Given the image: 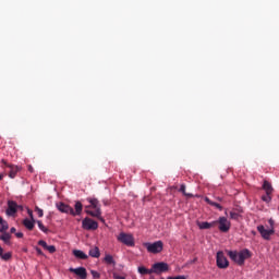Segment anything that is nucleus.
<instances>
[{
	"label": "nucleus",
	"mask_w": 279,
	"mask_h": 279,
	"mask_svg": "<svg viewBox=\"0 0 279 279\" xmlns=\"http://www.w3.org/2000/svg\"><path fill=\"white\" fill-rule=\"evenodd\" d=\"M28 216L31 217L32 220H35L34 219V211H32L31 209H28Z\"/></svg>",
	"instance_id": "obj_35"
},
{
	"label": "nucleus",
	"mask_w": 279,
	"mask_h": 279,
	"mask_svg": "<svg viewBox=\"0 0 279 279\" xmlns=\"http://www.w3.org/2000/svg\"><path fill=\"white\" fill-rule=\"evenodd\" d=\"M215 226H217V222L213 221V222H201L198 223V228L201 230H210V228H215Z\"/></svg>",
	"instance_id": "obj_15"
},
{
	"label": "nucleus",
	"mask_w": 279,
	"mask_h": 279,
	"mask_svg": "<svg viewBox=\"0 0 279 279\" xmlns=\"http://www.w3.org/2000/svg\"><path fill=\"white\" fill-rule=\"evenodd\" d=\"M73 255L75 256V258H80L81 260H86V258H88V255L80 250H74Z\"/></svg>",
	"instance_id": "obj_18"
},
{
	"label": "nucleus",
	"mask_w": 279,
	"mask_h": 279,
	"mask_svg": "<svg viewBox=\"0 0 279 279\" xmlns=\"http://www.w3.org/2000/svg\"><path fill=\"white\" fill-rule=\"evenodd\" d=\"M119 243H123V245H126L128 247H134V235L125 232H121L117 236Z\"/></svg>",
	"instance_id": "obj_5"
},
{
	"label": "nucleus",
	"mask_w": 279,
	"mask_h": 279,
	"mask_svg": "<svg viewBox=\"0 0 279 279\" xmlns=\"http://www.w3.org/2000/svg\"><path fill=\"white\" fill-rule=\"evenodd\" d=\"M69 271H70L71 274H75V275L78 276V278H81V279H86V278H88V272L86 271V268H84V267L70 268Z\"/></svg>",
	"instance_id": "obj_12"
},
{
	"label": "nucleus",
	"mask_w": 279,
	"mask_h": 279,
	"mask_svg": "<svg viewBox=\"0 0 279 279\" xmlns=\"http://www.w3.org/2000/svg\"><path fill=\"white\" fill-rule=\"evenodd\" d=\"M211 206H215V208H218V210H223V207L219 203H211Z\"/></svg>",
	"instance_id": "obj_33"
},
{
	"label": "nucleus",
	"mask_w": 279,
	"mask_h": 279,
	"mask_svg": "<svg viewBox=\"0 0 279 279\" xmlns=\"http://www.w3.org/2000/svg\"><path fill=\"white\" fill-rule=\"evenodd\" d=\"M89 256H92V258H99V256H101V253L99 252V247L95 246L90 248Z\"/></svg>",
	"instance_id": "obj_20"
},
{
	"label": "nucleus",
	"mask_w": 279,
	"mask_h": 279,
	"mask_svg": "<svg viewBox=\"0 0 279 279\" xmlns=\"http://www.w3.org/2000/svg\"><path fill=\"white\" fill-rule=\"evenodd\" d=\"M36 252H37V254L39 255V256H43V250H40V248H36Z\"/></svg>",
	"instance_id": "obj_40"
},
{
	"label": "nucleus",
	"mask_w": 279,
	"mask_h": 279,
	"mask_svg": "<svg viewBox=\"0 0 279 279\" xmlns=\"http://www.w3.org/2000/svg\"><path fill=\"white\" fill-rule=\"evenodd\" d=\"M19 208H22L21 205L16 204L14 201H8L7 215L8 217H14L19 213Z\"/></svg>",
	"instance_id": "obj_9"
},
{
	"label": "nucleus",
	"mask_w": 279,
	"mask_h": 279,
	"mask_svg": "<svg viewBox=\"0 0 279 279\" xmlns=\"http://www.w3.org/2000/svg\"><path fill=\"white\" fill-rule=\"evenodd\" d=\"M263 202H265L266 204H269V202H271V194H266L262 196Z\"/></svg>",
	"instance_id": "obj_28"
},
{
	"label": "nucleus",
	"mask_w": 279,
	"mask_h": 279,
	"mask_svg": "<svg viewBox=\"0 0 279 279\" xmlns=\"http://www.w3.org/2000/svg\"><path fill=\"white\" fill-rule=\"evenodd\" d=\"M269 228L266 229L265 226H257V231L259 232L262 239L269 241L272 234H276V220L274 218L268 219Z\"/></svg>",
	"instance_id": "obj_2"
},
{
	"label": "nucleus",
	"mask_w": 279,
	"mask_h": 279,
	"mask_svg": "<svg viewBox=\"0 0 279 279\" xmlns=\"http://www.w3.org/2000/svg\"><path fill=\"white\" fill-rule=\"evenodd\" d=\"M205 202H206V203H208V204H209V206H213V203H214V202H213V201H210V198L206 197V198H205Z\"/></svg>",
	"instance_id": "obj_38"
},
{
	"label": "nucleus",
	"mask_w": 279,
	"mask_h": 279,
	"mask_svg": "<svg viewBox=\"0 0 279 279\" xmlns=\"http://www.w3.org/2000/svg\"><path fill=\"white\" fill-rule=\"evenodd\" d=\"M3 177H4L3 174H0V180H3Z\"/></svg>",
	"instance_id": "obj_43"
},
{
	"label": "nucleus",
	"mask_w": 279,
	"mask_h": 279,
	"mask_svg": "<svg viewBox=\"0 0 279 279\" xmlns=\"http://www.w3.org/2000/svg\"><path fill=\"white\" fill-rule=\"evenodd\" d=\"M0 258L1 260H10L12 258V253L11 252L3 253V247L0 246Z\"/></svg>",
	"instance_id": "obj_19"
},
{
	"label": "nucleus",
	"mask_w": 279,
	"mask_h": 279,
	"mask_svg": "<svg viewBox=\"0 0 279 279\" xmlns=\"http://www.w3.org/2000/svg\"><path fill=\"white\" fill-rule=\"evenodd\" d=\"M167 279H186V277L180 275V276H174V277H168Z\"/></svg>",
	"instance_id": "obj_34"
},
{
	"label": "nucleus",
	"mask_w": 279,
	"mask_h": 279,
	"mask_svg": "<svg viewBox=\"0 0 279 279\" xmlns=\"http://www.w3.org/2000/svg\"><path fill=\"white\" fill-rule=\"evenodd\" d=\"M0 232L3 234L5 233V231L9 230L10 226L8 225V221L2 220V222H0Z\"/></svg>",
	"instance_id": "obj_24"
},
{
	"label": "nucleus",
	"mask_w": 279,
	"mask_h": 279,
	"mask_svg": "<svg viewBox=\"0 0 279 279\" xmlns=\"http://www.w3.org/2000/svg\"><path fill=\"white\" fill-rule=\"evenodd\" d=\"M3 221H4V220H3V218H2V217H0V223H3Z\"/></svg>",
	"instance_id": "obj_42"
},
{
	"label": "nucleus",
	"mask_w": 279,
	"mask_h": 279,
	"mask_svg": "<svg viewBox=\"0 0 279 279\" xmlns=\"http://www.w3.org/2000/svg\"><path fill=\"white\" fill-rule=\"evenodd\" d=\"M50 254H54L56 247L53 245H48L46 248Z\"/></svg>",
	"instance_id": "obj_31"
},
{
	"label": "nucleus",
	"mask_w": 279,
	"mask_h": 279,
	"mask_svg": "<svg viewBox=\"0 0 279 279\" xmlns=\"http://www.w3.org/2000/svg\"><path fill=\"white\" fill-rule=\"evenodd\" d=\"M35 213H37L38 217H43L45 215L43 209H40L39 207L35 208Z\"/></svg>",
	"instance_id": "obj_32"
},
{
	"label": "nucleus",
	"mask_w": 279,
	"mask_h": 279,
	"mask_svg": "<svg viewBox=\"0 0 279 279\" xmlns=\"http://www.w3.org/2000/svg\"><path fill=\"white\" fill-rule=\"evenodd\" d=\"M1 163L4 165V167H9V178H11L12 180H14V178H16V173L21 171V168L19 166L9 165L5 159H2Z\"/></svg>",
	"instance_id": "obj_11"
},
{
	"label": "nucleus",
	"mask_w": 279,
	"mask_h": 279,
	"mask_svg": "<svg viewBox=\"0 0 279 279\" xmlns=\"http://www.w3.org/2000/svg\"><path fill=\"white\" fill-rule=\"evenodd\" d=\"M239 217H241L239 213L230 211V219H233L234 221H239Z\"/></svg>",
	"instance_id": "obj_27"
},
{
	"label": "nucleus",
	"mask_w": 279,
	"mask_h": 279,
	"mask_svg": "<svg viewBox=\"0 0 279 279\" xmlns=\"http://www.w3.org/2000/svg\"><path fill=\"white\" fill-rule=\"evenodd\" d=\"M28 171H29L31 173H34V168H33L32 166H28Z\"/></svg>",
	"instance_id": "obj_41"
},
{
	"label": "nucleus",
	"mask_w": 279,
	"mask_h": 279,
	"mask_svg": "<svg viewBox=\"0 0 279 279\" xmlns=\"http://www.w3.org/2000/svg\"><path fill=\"white\" fill-rule=\"evenodd\" d=\"M137 271H138V274H141L142 276H147V275H149V274H153L151 268H150V269H147V268H145L144 266H140V267L137 268Z\"/></svg>",
	"instance_id": "obj_23"
},
{
	"label": "nucleus",
	"mask_w": 279,
	"mask_h": 279,
	"mask_svg": "<svg viewBox=\"0 0 279 279\" xmlns=\"http://www.w3.org/2000/svg\"><path fill=\"white\" fill-rule=\"evenodd\" d=\"M263 190L265 191L266 195H272L274 193V186H271V183L268 181H264Z\"/></svg>",
	"instance_id": "obj_16"
},
{
	"label": "nucleus",
	"mask_w": 279,
	"mask_h": 279,
	"mask_svg": "<svg viewBox=\"0 0 279 279\" xmlns=\"http://www.w3.org/2000/svg\"><path fill=\"white\" fill-rule=\"evenodd\" d=\"M82 228L83 230H97V228H99V223L90 218H85L82 221Z\"/></svg>",
	"instance_id": "obj_10"
},
{
	"label": "nucleus",
	"mask_w": 279,
	"mask_h": 279,
	"mask_svg": "<svg viewBox=\"0 0 279 279\" xmlns=\"http://www.w3.org/2000/svg\"><path fill=\"white\" fill-rule=\"evenodd\" d=\"M144 247H146L149 254H160L165 247V244L162 241H156L154 243L146 242L144 243Z\"/></svg>",
	"instance_id": "obj_4"
},
{
	"label": "nucleus",
	"mask_w": 279,
	"mask_h": 279,
	"mask_svg": "<svg viewBox=\"0 0 279 279\" xmlns=\"http://www.w3.org/2000/svg\"><path fill=\"white\" fill-rule=\"evenodd\" d=\"M36 223H37L39 230H41V232H45V234H47V232H49V229H47V227H45V225H43V221L37 220Z\"/></svg>",
	"instance_id": "obj_26"
},
{
	"label": "nucleus",
	"mask_w": 279,
	"mask_h": 279,
	"mask_svg": "<svg viewBox=\"0 0 279 279\" xmlns=\"http://www.w3.org/2000/svg\"><path fill=\"white\" fill-rule=\"evenodd\" d=\"M113 278H114V279H125V277L119 276V275H117V274H113Z\"/></svg>",
	"instance_id": "obj_37"
},
{
	"label": "nucleus",
	"mask_w": 279,
	"mask_h": 279,
	"mask_svg": "<svg viewBox=\"0 0 279 279\" xmlns=\"http://www.w3.org/2000/svg\"><path fill=\"white\" fill-rule=\"evenodd\" d=\"M90 274H92L93 278H95V279L101 278V275L96 270H92Z\"/></svg>",
	"instance_id": "obj_30"
},
{
	"label": "nucleus",
	"mask_w": 279,
	"mask_h": 279,
	"mask_svg": "<svg viewBox=\"0 0 279 279\" xmlns=\"http://www.w3.org/2000/svg\"><path fill=\"white\" fill-rule=\"evenodd\" d=\"M104 262L106 263V265H112L113 267H114V265H117L114 257H112V255H110V254H107L105 256Z\"/></svg>",
	"instance_id": "obj_22"
},
{
	"label": "nucleus",
	"mask_w": 279,
	"mask_h": 279,
	"mask_svg": "<svg viewBox=\"0 0 279 279\" xmlns=\"http://www.w3.org/2000/svg\"><path fill=\"white\" fill-rule=\"evenodd\" d=\"M74 209H73L74 214H72V217H77V216L82 215V210H84V205H82V202L76 201L75 205H74Z\"/></svg>",
	"instance_id": "obj_14"
},
{
	"label": "nucleus",
	"mask_w": 279,
	"mask_h": 279,
	"mask_svg": "<svg viewBox=\"0 0 279 279\" xmlns=\"http://www.w3.org/2000/svg\"><path fill=\"white\" fill-rule=\"evenodd\" d=\"M57 208L60 213H64L65 215H74L73 207L64 203H57Z\"/></svg>",
	"instance_id": "obj_13"
},
{
	"label": "nucleus",
	"mask_w": 279,
	"mask_h": 279,
	"mask_svg": "<svg viewBox=\"0 0 279 279\" xmlns=\"http://www.w3.org/2000/svg\"><path fill=\"white\" fill-rule=\"evenodd\" d=\"M151 271H153V274H165V272L169 271V264H167L165 262L155 263L151 266Z\"/></svg>",
	"instance_id": "obj_8"
},
{
	"label": "nucleus",
	"mask_w": 279,
	"mask_h": 279,
	"mask_svg": "<svg viewBox=\"0 0 279 279\" xmlns=\"http://www.w3.org/2000/svg\"><path fill=\"white\" fill-rule=\"evenodd\" d=\"M179 191H180V193H182L185 197H193V194L186 193V184H181Z\"/></svg>",
	"instance_id": "obj_25"
},
{
	"label": "nucleus",
	"mask_w": 279,
	"mask_h": 279,
	"mask_svg": "<svg viewBox=\"0 0 279 279\" xmlns=\"http://www.w3.org/2000/svg\"><path fill=\"white\" fill-rule=\"evenodd\" d=\"M36 223V220H29L27 218H25L23 220V226L25 227L26 230H34V226Z\"/></svg>",
	"instance_id": "obj_17"
},
{
	"label": "nucleus",
	"mask_w": 279,
	"mask_h": 279,
	"mask_svg": "<svg viewBox=\"0 0 279 279\" xmlns=\"http://www.w3.org/2000/svg\"><path fill=\"white\" fill-rule=\"evenodd\" d=\"M38 245H40L41 247H44V250H47V247L49 246L45 240H39V241H38Z\"/></svg>",
	"instance_id": "obj_29"
},
{
	"label": "nucleus",
	"mask_w": 279,
	"mask_h": 279,
	"mask_svg": "<svg viewBox=\"0 0 279 279\" xmlns=\"http://www.w3.org/2000/svg\"><path fill=\"white\" fill-rule=\"evenodd\" d=\"M216 263L219 269H228L230 266V262H228V258H226V255L221 251L217 253Z\"/></svg>",
	"instance_id": "obj_6"
},
{
	"label": "nucleus",
	"mask_w": 279,
	"mask_h": 279,
	"mask_svg": "<svg viewBox=\"0 0 279 279\" xmlns=\"http://www.w3.org/2000/svg\"><path fill=\"white\" fill-rule=\"evenodd\" d=\"M228 256L231 258V260H233V263H236V265L243 267V265H245V260H247V258H252V252L247 248H243L240 252L229 251Z\"/></svg>",
	"instance_id": "obj_1"
},
{
	"label": "nucleus",
	"mask_w": 279,
	"mask_h": 279,
	"mask_svg": "<svg viewBox=\"0 0 279 279\" xmlns=\"http://www.w3.org/2000/svg\"><path fill=\"white\" fill-rule=\"evenodd\" d=\"M87 202L90 205L86 206V208H94V211L93 210H86V214L90 215V217H96L97 219H99V221H101L104 223V221H106V220L101 217V205H99V199H97V198H87Z\"/></svg>",
	"instance_id": "obj_3"
},
{
	"label": "nucleus",
	"mask_w": 279,
	"mask_h": 279,
	"mask_svg": "<svg viewBox=\"0 0 279 279\" xmlns=\"http://www.w3.org/2000/svg\"><path fill=\"white\" fill-rule=\"evenodd\" d=\"M15 236H16L17 239H23V232H16V233H15Z\"/></svg>",
	"instance_id": "obj_36"
},
{
	"label": "nucleus",
	"mask_w": 279,
	"mask_h": 279,
	"mask_svg": "<svg viewBox=\"0 0 279 279\" xmlns=\"http://www.w3.org/2000/svg\"><path fill=\"white\" fill-rule=\"evenodd\" d=\"M10 232H11V234H16V228H14V227L11 228V229H10Z\"/></svg>",
	"instance_id": "obj_39"
},
{
	"label": "nucleus",
	"mask_w": 279,
	"mask_h": 279,
	"mask_svg": "<svg viewBox=\"0 0 279 279\" xmlns=\"http://www.w3.org/2000/svg\"><path fill=\"white\" fill-rule=\"evenodd\" d=\"M10 239H12V235L8 232H4L0 235V241H3L5 245H10Z\"/></svg>",
	"instance_id": "obj_21"
},
{
	"label": "nucleus",
	"mask_w": 279,
	"mask_h": 279,
	"mask_svg": "<svg viewBox=\"0 0 279 279\" xmlns=\"http://www.w3.org/2000/svg\"><path fill=\"white\" fill-rule=\"evenodd\" d=\"M218 223V229L220 232H229L231 228L230 220H228L227 217H219L218 220L216 221V225Z\"/></svg>",
	"instance_id": "obj_7"
}]
</instances>
